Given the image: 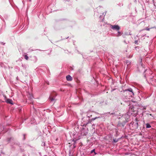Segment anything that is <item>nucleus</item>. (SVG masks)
I'll return each instance as SVG.
<instances>
[{"mask_svg":"<svg viewBox=\"0 0 156 156\" xmlns=\"http://www.w3.org/2000/svg\"><path fill=\"white\" fill-rule=\"evenodd\" d=\"M113 141H114V142H115V143H116V142H118V140H117V139H114V140H113Z\"/></svg>","mask_w":156,"mask_h":156,"instance_id":"9d476101","label":"nucleus"},{"mask_svg":"<svg viewBox=\"0 0 156 156\" xmlns=\"http://www.w3.org/2000/svg\"><path fill=\"white\" fill-rule=\"evenodd\" d=\"M119 35L120 36L121 35V33L120 32H118Z\"/></svg>","mask_w":156,"mask_h":156,"instance_id":"f8f14e48","label":"nucleus"},{"mask_svg":"<svg viewBox=\"0 0 156 156\" xmlns=\"http://www.w3.org/2000/svg\"><path fill=\"white\" fill-rule=\"evenodd\" d=\"M24 58L26 60H28V59L29 57L27 55H24Z\"/></svg>","mask_w":156,"mask_h":156,"instance_id":"1a4fd4ad","label":"nucleus"},{"mask_svg":"<svg viewBox=\"0 0 156 156\" xmlns=\"http://www.w3.org/2000/svg\"><path fill=\"white\" fill-rule=\"evenodd\" d=\"M56 95L57 94L55 92H53L50 96L49 99L51 101H52L54 100L53 98L54 96H56Z\"/></svg>","mask_w":156,"mask_h":156,"instance_id":"f03ea898","label":"nucleus"},{"mask_svg":"<svg viewBox=\"0 0 156 156\" xmlns=\"http://www.w3.org/2000/svg\"><path fill=\"white\" fill-rule=\"evenodd\" d=\"M146 30H148V31H149V30H150V29H149V28H147V29H146Z\"/></svg>","mask_w":156,"mask_h":156,"instance_id":"ddd939ff","label":"nucleus"},{"mask_svg":"<svg viewBox=\"0 0 156 156\" xmlns=\"http://www.w3.org/2000/svg\"><path fill=\"white\" fill-rule=\"evenodd\" d=\"M94 149H93V150H92L91 151V153H93V152H94Z\"/></svg>","mask_w":156,"mask_h":156,"instance_id":"9b49d317","label":"nucleus"},{"mask_svg":"<svg viewBox=\"0 0 156 156\" xmlns=\"http://www.w3.org/2000/svg\"><path fill=\"white\" fill-rule=\"evenodd\" d=\"M126 91H129L130 92H131L133 94V95L134 94L133 93V90L131 88H129L128 89H127V90H126Z\"/></svg>","mask_w":156,"mask_h":156,"instance_id":"0eeeda50","label":"nucleus"},{"mask_svg":"<svg viewBox=\"0 0 156 156\" xmlns=\"http://www.w3.org/2000/svg\"><path fill=\"white\" fill-rule=\"evenodd\" d=\"M6 102L10 104H13L12 101L10 99H7Z\"/></svg>","mask_w":156,"mask_h":156,"instance_id":"423d86ee","label":"nucleus"},{"mask_svg":"<svg viewBox=\"0 0 156 156\" xmlns=\"http://www.w3.org/2000/svg\"><path fill=\"white\" fill-rule=\"evenodd\" d=\"M146 128H151V126L149 124L147 123L146 124Z\"/></svg>","mask_w":156,"mask_h":156,"instance_id":"6e6552de","label":"nucleus"},{"mask_svg":"<svg viewBox=\"0 0 156 156\" xmlns=\"http://www.w3.org/2000/svg\"><path fill=\"white\" fill-rule=\"evenodd\" d=\"M138 120L137 119H136V123H135L134 124V123L133 124V126L134 127V128L135 129H137L138 126V124L137 122Z\"/></svg>","mask_w":156,"mask_h":156,"instance_id":"20e7f679","label":"nucleus"},{"mask_svg":"<svg viewBox=\"0 0 156 156\" xmlns=\"http://www.w3.org/2000/svg\"><path fill=\"white\" fill-rule=\"evenodd\" d=\"M111 27L114 30H119L120 29V27L118 25H111Z\"/></svg>","mask_w":156,"mask_h":156,"instance_id":"7ed1b4c3","label":"nucleus"},{"mask_svg":"<svg viewBox=\"0 0 156 156\" xmlns=\"http://www.w3.org/2000/svg\"><path fill=\"white\" fill-rule=\"evenodd\" d=\"M66 79L67 81H71L72 80V77L69 75H68L66 76Z\"/></svg>","mask_w":156,"mask_h":156,"instance_id":"39448f33","label":"nucleus"},{"mask_svg":"<svg viewBox=\"0 0 156 156\" xmlns=\"http://www.w3.org/2000/svg\"><path fill=\"white\" fill-rule=\"evenodd\" d=\"M137 43V41H136L135 42V43Z\"/></svg>","mask_w":156,"mask_h":156,"instance_id":"4468645a","label":"nucleus"},{"mask_svg":"<svg viewBox=\"0 0 156 156\" xmlns=\"http://www.w3.org/2000/svg\"><path fill=\"white\" fill-rule=\"evenodd\" d=\"M28 99L27 100L26 102L30 104L33 103V95L30 94H29L28 95Z\"/></svg>","mask_w":156,"mask_h":156,"instance_id":"f257e3e1","label":"nucleus"}]
</instances>
